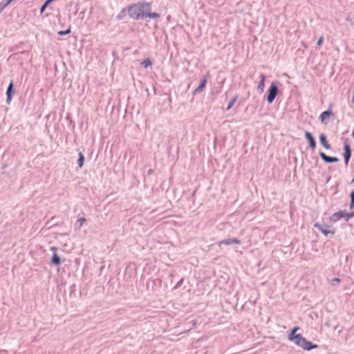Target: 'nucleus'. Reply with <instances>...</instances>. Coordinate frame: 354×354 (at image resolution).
Segmentation results:
<instances>
[{"label": "nucleus", "instance_id": "ddd939ff", "mask_svg": "<svg viewBox=\"0 0 354 354\" xmlns=\"http://www.w3.org/2000/svg\"><path fill=\"white\" fill-rule=\"evenodd\" d=\"M332 115L331 111H326L322 112L319 115V120L322 122H324Z\"/></svg>", "mask_w": 354, "mask_h": 354}, {"label": "nucleus", "instance_id": "a878e982", "mask_svg": "<svg viewBox=\"0 0 354 354\" xmlns=\"http://www.w3.org/2000/svg\"><path fill=\"white\" fill-rule=\"evenodd\" d=\"M51 2H53V0H47L44 4V7H47Z\"/></svg>", "mask_w": 354, "mask_h": 354}, {"label": "nucleus", "instance_id": "6e6552de", "mask_svg": "<svg viewBox=\"0 0 354 354\" xmlns=\"http://www.w3.org/2000/svg\"><path fill=\"white\" fill-rule=\"evenodd\" d=\"M240 241L237 239H228L219 241L218 245H230V244H239Z\"/></svg>", "mask_w": 354, "mask_h": 354}, {"label": "nucleus", "instance_id": "bb28decb", "mask_svg": "<svg viewBox=\"0 0 354 354\" xmlns=\"http://www.w3.org/2000/svg\"><path fill=\"white\" fill-rule=\"evenodd\" d=\"M51 2H53V0H47L44 4V7H47Z\"/></svg>", "mask_w": 354, "mask_h": 354}, {"label": "nucleus", "instance_id": "7ed1b4c3", "mask_svg": "<svg viewBox=\"0 0 354 354\" xmlns=\"http://www.w3.org/2000/svg\"><path fill=\"white\" fill-rule=\"evenodd\" d=\"M354 216V213H346L344 211H339L337 212H335L332 214V216L330 217V221L333 223H335L340 220L342 218H346V220H348L349 218H352Z\"/></svg>", "mask_w": 354, "mask_h": 354}, {"label": "nucleus", "instance_id": "0eeeda50", "mask_svg": "<svg viewBox=\"0 0 354 354\" xmlns=\"http://www.w3.org/2000/svg\"><path fill=\"white\" fill-rule=\"evenodd\" d=\"M319 156L326 162H336L339 161L337 158L328 156L324 152H320Z\"/></svg>", "mask_w": 354, "mask_h": 354}, {"label": "nucleus", "instance_id": "c85d7f7f", "mask_svg": "<svg viewBox=\"0 0 354 354\" xmlns=\"http://www.w3.org/2000/svg\"><path fill=\"white\" fill-rule=\"evenodd\" d=\"M13 0H6V3H8V6L12 1Z\"/></svg>", "mask_w": 354, "mask_h": 354}, {"label": "nucleus", "instance_id": "5701e85b", "mask_svg": "<svg viewBox=\"0 0 354 354\" xmlns=\"http://www.w3.org/2000/svg\"><path fill=\"white\" fill-rule=\"evenodd\" d=\"M340 282V279L339 278H333L332 280H331V283L332 284H334L335 283H339Z\"/></svg>", "mask_w": 354, "mask_h": 354}, {"label": "nucleus", "instance_id": "b1692460", "mask_svg": "<svg viewBox=\"0 0 354 354\" xmlns=\"http://www.w3.org/2000/svg\"><path fill=\"white\" fill-rule=\"evenodd\" d=\"M323 41H324V37L322 36L319 37V39L317 41V45L321 46L323 43Z\"/></svg>", "mask_w": 354, "mask_h": 354}, {"label": "nucleus", "instance_id": "f03ea898", "mask_svg": "<svg viewBox=\"0 0 354 354\" xmlns=\"http://www.w3.org/2000/svg\"><path fill=\"white\" fill-rule=\"evenodd\" d=\"M299 327H295L291 333L288 335V339L293 342L296 345L301 347L304 350L309 351L313 348H317V344H313L310 342L307 341L300 334H296V332L299 330Z\"/></svg>", "mask_w": 354, "mask_h": 354}, {"label": "nucleus", "instance_id": "39448f33", "mask_svg": "<svg viewBox=\"0 0 354 354\" xmlns=\"http://www.w3.org/2000/svg\"><path fill=\"white\" fill-rule=\"evenodd\" d=\"M314 227L320 230L326 236H328L329 234H334L335 233V228L328 225L323 226L317 223L314 225Z\"/></svg>", "mask_w": 354, "mask_h": 354}, {"label": "nucleus", "instance_id": "f8f14e48", "mask_svg": "<svg viewBox=\"0 0 354 354\" xmlns=\"http://www.w3.org/2000/svg\"><path fill=\"white\" fill-rule=\"evenodd\" d=\"M319 140H320L321 144L325 149H330V145L328 144L327 139H326V136L324 133H322L319 136Z\"/></svg>", "mask_w": 354, "mask_h": 354}, {"label": "nucleus", "instance_id": "20e7f679", "mask_svg": "<svg viewBox=\"0 0 354 354\" xmlns=\"http://www.w3.org/2000/svg\"><path fill=\"white\" fill-rule=\"evenodd\" d=\"M278 93V88L277 83L272 82L270 84V87L268 90V95L267 97V101L269 104H271L274 100L275 99L276 96Z\"/></svg>", "mask_w": 354, "mask_h": 354}, {"label": "nucleus", "instance_id": "dca6fc26", "mask_svg": "<svg viewBox=\"0 0 354 354\" xmlns=\"http://www.w3.org/2000/svg\"><path fill=\"white\" fill-rule=\"evenodd\" d=\"M151 64H152V62H151V60L149 58L145 59L141 63V65L142 66H144L145 68H147V67L150 66Z\"/></svg>", "mask_w": 354, "mask_h": 354}, {"label": "nucleus", "instance_id": "9b49d317", "mask_svg": "<svg viewBox=\"0 0 354 354\" xmlns=\"http://www.w3.org/2000/svg\"><path fill=\"white\" fill-rule=\"evenodd\" d=\"M207 81V77L206 76L203 77L201 80V83H200L199 86L195 89L194 92L199 93V92L202 91L206 86Z\"/></svg>", "mask_w": 354, "mask_h": 354}, {"label": "nucleus", "instance_id": "cd10ccee", "mask_svg": "<svg viewBox=\"0 0 354 354\" xmlns=\"http://www.w3.org/2000/svg\"><path fill=\"white\" fill-rule=\"evenodd\" d=\"M46 7H44V6L43 5L40 9V12L42 13L44 10L46 9Z\"/></svg>", "mask_w": 354, "mask_h": 354}, {"label": "nucleus", "instance_id": "4be33fe9", "mask_svg": "<svg viewBox=\"0 0 354 354\" xmlns=\"http://www.w3.org/2000/svg\"><path fill=\"white\" fill-rule=\"evenodd\" d=\"M86 219L84 218H80L77 220V223H79L80 227L83 225Z\"/></svg>", "mask_w": 354, "mask_h": 354}, {"label": "nucleus", "instance_id": "9d476101", "mask_svg": "<svg viewBox=\"0 0 354 354\" xmlns=\"http://www.w3.org/2000/svg\"><path fill=\"white\" fill-rule=\"evenodd\" d=\"M13 82L11 81L8 85V87L7 88V91H6V95H7V99H6V102L7 104H10V102H11V100H12V88H13Z\"/></svg>", "mask_w": 354, "mask_h": 354}, {"label": "nucleus", "instance_id": "1a4fd4ad", "mask_svg": "<svg viewBox=\"0 0 354 354\" xmlns=\"http://www.w3.org/2000/svg\"><path fill=\"white\" fill-rule=\"evenodd\" d=\"M305 137L309 141L310 147H311V149H315V148L316 147V142L312 134L310 132L306 131L305 133Z\"/></svg>", "mask_w": 354, "mask_h": 354}, {"label": "nucleus", "instance_id": "423d86ee", "mask_svg": "<svg viewBox=\"0 0 354 354\" xmlns=\"http://www.w3.org/2000/svg\"><path fill=\"white\" fill-rule=\"evenodd\" d=\"M344 149V160H345V163H346V165H347L349 161V159L351 158V150L350 146L348 143H345Z\"/></svg>", "mask_w": 354, "mask_h": 354}, {"label": "nucleus", "instance_id": "aec40b11", "mask_svg": "<svg viewBox=\"0 0 354 354\" xmlns=\"http://www.w3.org/2000/svg\"><path fill=\"white\" fill-rule=\"evenodd\" d=\"M351 207H354V190L351 194Z\"/></svg>", "mask_w": 354, "mask_h": 354}, {"label": "nucleus", "instance_id": "412c9836", "mask_svg": "<svg viewBox=\"0 0 354 354\" xmlns=\"http://www.w3.org/2000/svg\"><path fill=\"white\" fill-rule=\"evenodd\" d=\"M8 6V3H0V13L4 10L5 8Z\"/></svg>", "mask_w": 354, "mask_h": 354}, {"label": "nucleus", "instance_id": "4468645a", "mask_svg": "<svg viewBox=\"0 0 354 354\" xmlns=\"http://www.w3.org/2000/svg\"><path fill=\"white\" fill-rule=\"evenodd\" d=\"M261 81L258 85V88L262 92L263 91V88H264V86H265V75L263 74H261Z\"/></svg>", "mask_w": 354, "mask_h": 354}, {"label": "nucleus", "instance_id": "f257e3e1", "mask_svg": "<svg viewBox=\"0 0 354 354\" xmlns=\"http://www.w3.org/2000/svg\"><path fill=\"white\" fill-rule=\"evenodd\" d=\"M151 6L150 3L138 2L131 5L128 8V14L130 18L134 20L149 17L151 19H157L160 17V15L156 12H151Z\"/></svg>", "mask_w": 354, "mask_h": 354}, {"label": "nucleus", "instance_id": "2eb2a0df", "mask_svg": "<svg viewBox=\"0 0 354 354\" xmlns=\"http://www.w3.org/2000/svg\"><path fill=\"white\" fill-rule=\"evenodd\" d=\"M52 262H53V263H54L57 266L59 265V263H60V259L58 257V255L55 253L53 256Z\"/></svg>", "mask_w": 354, "mask_h": 354}, {"label": "nucleus", "instance_id": "a211bd4d", "mask_svg": "<svg viewBox=\"0 0 354 354\" xmlns=\"http://www.w3.org/2000/svg\"><path fill=\"white\" fill-rule=\"evenodd\" d=\"M79 156H80V158L77 160V162H78L79 167H82L84 164V158L82 153H81V152H80Z\"/></svg>", "mask_w": 354, "mask_h": 354}, {"label": "nucleus", "instance_id": "6ab92c4d", "mask_svg": "<svg viewBox=\"0 0 354 354\" xmlns=\"http://www.w3.org/2000/svg\"><path fill=\"white\" fill-rule=\"evenodd\" d=\"M70 32H71V28H69L66 30H64V31L60 30L57 33L59 35L63 36V35H66Z\"/></svg>", "mask_w": 354, "mask_h": 354}, {"label": "nucleus", "instance_id": "393cba45", "mask_svg": "<svg viewBox=\"0 0 354 354\" xmlns=\"http://www.w3.org/2000/svg\"><path fill=\"white\" fill-rule=\"evenodd\" d=\"M51 2H53V0H47L44 4V7H47Z\"/></svg>", "mask_w": 354, "mask_h": 354}, {"label": "nucleus", "instance_id": "c756f323", "mask_svg": "<svg viewBox=\"0 0 354 354\" xmlns=\"http://www.w3.org/2000/svg\"><path fill=\"white\" fill-rule=\"evenodd\" d=\"M56 250H57V249H56V248H55V247H53V248H51V250H53V251H54V252H55V251H56Z\"/></svg>", "mask_w": 354, "mask_h": 354}, {"label": "nucleus", "instance_id": "f3484780", "mask_svg": "<svg viewBox=\"0 0 354 354\" xmlns=\"http://www.w3.org/2000/svg\"><path fill=\"white\" fill-rule=\"evenodd\" d=\"M236 100H237V96L233 97L232 99L229 102L228 106H227L226 109L227 110H230L234 106V104L236 102Z\"/></svg>", "mask_w": 354, "mask_h": 354}]
</instances>
